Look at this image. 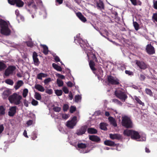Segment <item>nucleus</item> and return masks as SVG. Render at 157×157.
I'll return each instance as SVG.
<instances>
[{
    "label": "nucleus",
    "instance_id": "f257e3e1",
    "mask_svg": "<svg viewBox=\"0 0 157 157\" xmlns=\"http://www.w3.org/2000/svg\"><path fill=\"white\" fill-rule=\"evenodd\" d=\"M0 26L1 28V34L6 36H8L10 34V30L8 28L7 23L5 21L2 19H0Z\"/></svg>",
    "mask_w": 157,
    "mask_h": 157
},
{
    "label": "nucleus",
    "instance_id": "f03ea898",
    "mask_svg": "<svg viewBox=\"0 0 157 157\" xmlns=\"http://www.w3.org/2000/svg\"><path fill=\"white\" fill-rule=\"evenodd\" d=\"M123 134L125 136H131L132 139L134 140L138 139L140 138V136L138 132L133 130H125L124 131Z\"/></svg>",
    "mask_w": 157,
    "mask_h": 157
},
{
    "label": "nucleus",
    "instance_id": "7ed1b4c3",
    "mask_svg": "<svg viewBox=\"0 0 157 157\" xmlns=\"http://www.w3.org/2000/svg\"><path fill=\"white\" fill-rule=\"evenodd\" d=\"M22 98L21 96L15 93L9 97L8 100L11 103H14L17 105L21 103V100Z\"/></svg>",
    "mask_w": 157,
    "mask_h": 157
},
{
    "label": "nucleus",
    "instance_id": "20e7f679",
    "mask_svg": "<svg viewBox=\"0 0 157 157\" xmlns=\"http://www.w3.org/2000/svg\"><path fill=\"white\" fill-rule=\"evenodd\" d=\"M122 125L127 128H131L132 127V124L130 119L125 116L122 118Z\"/></svg>",
    "mask_w": 157,
    "mask_h": 157
},
{
    "label": "nucleus",
    "instance_id": "39448f33",
    "mask_svg": "<svg viewBox=\"0 0 157 157\" xmlns=\"http://www.w3.org/2000/svg\"><path fill=\"white\" fill-rule=\"evenodd\" d=\"M115 95L123 101H125L128 96L124 92L120 90H116L114 92Z\"/></svg>",
    "mask_w": 157,
    "mask_h": 157
},
{
    "label": "nucleus",
    "instance_id": "423d86ee",
    "mask_svg": "<svg viewBox=\"0 0 157 157\" xmlns=\"http://www.w3.org/2000/svg\"><path fill=\"white\" fill-rule=\"evenodd\" d=\"M107 81L108 82L112 85H119L120 80L116 77L109 75L107 76Z\"/></svg>",
    "mask_w": 157,
    "mask_h": 157
},
{
    "label": "nucleus",
    "instance_id": "0eeeda50",
    "mask_svg": "<svg viewBox=\"0 0 157 157\" xmlns=\"http://www.w3.org/2000/svg\"><path fill=\"white\" fill-rule=\"evenodd\" d=\"M77 117L74 116L71 120L67 121V126L70 128L72 129L76 124Z\"/></svg>",
    "mask_w": 157,
    "mask_h": 157
},
{
    "label": "nucleus",
    "instance_id": "6e6552de",
    "mask_svg": "<svg viewBox=\"0 0 157 157\" xmlns=\"http://www.w3.org/2000/svg\"><path fill=\"white\" fill-rule=\"evenodd\" d=\"M135 62L136 64L141 70H144L147 68V65L143 61L136 60Z\"/></svg>",
    "mask_w": 157,
    "mask_h": 157
},
{
    "label": "nucleus",
    "instance_id": "1a4fd4ad",
    "mask_svg": "<svg viewBox=\"0 0 157 157\" xmlns=\"http://www.w3.org/2000/svg\"><path fill=\"white\" fill-rule=\"evenodd\" d=\"M16 69V67L15 66H9L5 71V75L6 76H9L10 74H12L13 73V71Z\"/></svg>",
    "mask_w": 157,
    "mask_h": 157
},
{
    "label": "nucleus",
    "instance_id": "9d476101",
    "mask_svg": "<svg viewBox=\"0 0 157 157\" xmlns=\"http://www.w3.org/2000/svg\"><path fill=\"white\" fill-rule=\"evenodd\" d=\"M87 128V125L82 126L79 129L77 130L76 134L78 136H81L85 133Z\"/></svg>",
    "mask_w": 157,
    "mask_h": 157
},
{
    "label": "nucleus",
    "instance_id": "9b49d317",
    "mask_svg": "<svg viewBox=\"0 0 157 157\" xmlns=\"http://www.w3.org/2000/svg\"><path fill=\"white\" fill-rule=\"evenodd\" d=\"M146 50L147 53L150 55H152L155 52L154 47L150 44L147 45Z\"/></svg>",
    "mask_w": 157,
    "mask_h": 157
},
{
    "label": "nucleus",
    "instance_id": "f8f14e48",
    "mask_svg": "<svg viewBox=\"0 0 157 157\" xmlns=\"http://www.w3.org/2000/svg\"><path fill=\"white\" fill-rule=\"evenodd\" d=\"M89 139L93 142H95L97 143H99L100 142L101 139L98 136L92 135L89 136Z\"/></svg>",
    "mask_w": 157,
    "mask_h": 157
},
{
    "label": "nucleus",
    "instance_id": "ddd939ff",
    "mask_svg": "<svg viewBox=\"0 0 157 157\" xmlns=\"http://www.w3.org/2000/svg\"><path fill=\"white\" fill-rule=\"evenodd\" d=\"M16 106H13L11 107L8 112V115L10 117H13L15 114L16 112Z\"/></svg>",
    "mask_w": 157,
    "mask_h": 157
},
{
    "label": "nucleus",
    "instance_id": "4468645a",
    "mask_svg": "<svg viewBox=\"0 0 157 157\" xmlns=\"http://www.w3.org/2000/svg\"><path fill=\"white\" fill-rule=\"evenodd\" d=\"M76 16L79 18V19L82 22H85L87 20L86 18L80 12L76 13Z\"/></svg>",
    "mask_w": 157,
    "mask_h": 157
},
{
    "label": "nucleus",
    "instance_id": "2eb2a0df",
    "mask_svg": "<svg viewBox=\"0 0 157 157\" xmlns=\"http://www.w3.org/2000/svg\"><path fill=\"white\" fill-rule=\"evenodd\" d=\"M89 65L93 73L94 74H96L95 71L96 70V69L95 67V65L94 62L92 60H90L89 62Z\"/></svg>",
    "mask_w": 157,
    "mask_h": 157
},
{
    "label": "nucleus",
    "instance_id": "dca6fc26",
    "mask_svg": "<svg viewBox=\"0 0 157 157\" xmlns=\"http://www.w3.org/2000/svg\"><path fill=\"white\" fill-rule=\"evenodd\" d=\"M110 138L112 140L117 139L120 140L122 138V136L120 134H109Z\"/></svg>",
    "mask_w": 157,
    "mask_h": 157
},
{
    "label": "nucleus",
    "instance_id": "f3484780",
    "mask_svg": "<svg viewBox=\"0 0 157 157\" xmlns=\"http://www.w3.org/2000/svg\"><path fill=\"white\" fill-rule=\"evenodd\" d=\"M104 144L105 145L109 146H115L116 145V144L114 142L108 140H105L104 142Z\"/></svg>",
    "mask_w": 157,
    "mask_h": 157
},
{
    "label": "nucleus",
    "instance_id": "a211bd4d",
    "mask_svg": "<svg viewBox=\"0 0 157 157\" xmlns=\"http://www.w3.org/2000/svg\"><path fill=\"white\" fill-rule=\"evenodd\" d=\"M108 120L111 124L114 127H116L117 125L115 120L112 117H108Z\"/></svg>",
    "mask_w": 157,
    "mask_h": 157
},
{
    "label": "nucleus",
    "instance_id": "6ab92c4d",
    "mask_svg": "<svg viewBox=\"0 0 157 157\" xmlns=\"http://www.w3.org/2000/svg\"><path fill=\"white\" fill-rule=\"evenodd\" d=\"M35 88L41 92H44L45 90L44 88L42 85L38 84H36L35 85Z\"/></svg>",
    "mask_w": 157,
    "mask_h": 157
},
{
    "label": "nucleus",
    "instance_id": "aec40b11",
    "mask_svg": "<svg viewBox=\"0 0 157 157\" xmlns=\"http://www.w3.org/2000/svg\"><path fill=\"white\" fill-rule=\"evenodd\" d=\"M97 6L98 9H104V5L102 0H99V2H97Z\"/></svg>",
    "mask_w": 157,
    "mask_h": 157
},
{
    "label": "nucleus",
    "instance_id": "412c9836",
    "mask_svg": "<svg viewBox=\"0 0 157 157\" xmlns=\"http://www.w3.org/2000/svg\"><path fill=\"white\" fill-rule=\"evenodd\" d=\"M15 5L18 7H22L24 5V2L21 0H15Z\"/></svg>",
    "mask_w": 157,
    "mask_h": 157
},
{
    "label": "nucleus",
    "instance_id": "4be33fe9",
    "mask_svg": "<svg viewBox=\"0 0 157 157\" xmlns=\"http://www.w3.org/2000/svg\"><path fill=\"white\" fill-rule=\"evenodd\" d=\"M24 83L22 80H19L16 83V85L14 86L15 90L18 89Z\"/></svg>",
    "mask_w": 157,
    "mask_h": 157
},
{
    "label": "nucleus",
    "instance_id": "5701e85b",
    "mask_svg": "<svg viewBox=\"0 0 157 157\" xmlns=\"http://www.w3.org/2000/svg\"><path fill=\"white\" fill-rule=\"evenodd\" d=\"M37 54L35 52H34L33 53V61L35 63L37 64L39 62V59L37 58Z\"/></svg>",
    "mask_w": 157,
    "mask_h": 157
},
{
    "label": "nucleus",
    "instance_id": "b1692460",
    "mask_svg": "<svg viewBox=\"0 0 157 157\" xmlns=\"http://www.w3.org/2000/svg\"><path fill=\"white\" fill-rule=\"evenodd\" d=\"M134 99L136 101V102L140 105H142L143 106H144V104L143 102H142L141 101L139 97H138L136 96H134Z\"/></svg>",
    "mask_w": 157,
    "mask_h": 157
},
{
    "label": "nucleus",
    "instance_id": "393cba45",
    "mask_svg": "<svg viewBox=\"0 0 157 157\" xmlns=\"http://www.w3.org/2000/svg\"><path fill=\"white\" fill-rule=\"evenodd\" d=\"M88 133L90 134H95L97 133V130L95 128H89L87 129Z\"/></svg>",
    "mask_w": 157,
    "mask_h": 157
},
{
    "label": "nucleus",
    "instance_id": "a878e982",
    "mask_svg": "<svg viewBox=\"0 0 157 157\" xmlns=\"http://www.w3.org/2000/svg\"><path fill=\"white\" fill-rule=\"evenodd\" d=\"M40 46L43 48V53L45 55L48 54L49 51L48 47L45 45L41 44Z\"/></svg>",
    "mask_w": 157,
    "mask_h": 157
},
{
    "label": "nucleus",
    "instance_id": "bb28decb",
    "mask_svg": "<svg viewBox=\"0 0 157 157\" xmlns=\"http://www.w3.org/2000/svg\"><path fill=\"white\" fill-rule=\"evenodd\" d=\"M11 94V91L8 90H4L3 93L4 99L6 98Z\"/></svg>",
    "mask_w": 157,
    "mask_h": 157
},
{
    "label": "nucleus",
    "instance_id": "cd10ccee",
    "mask_svg": "<svg viewBox=\"0 0 157 157\" xmlns=\"http://www.w3.org/2000/svg\"><path fill=\"white\" fill-rule=\"evenodd\" d=\"M87 56L88 57H90L92 58V60H92L93 61H94L97 62H98V59L97 57H96L95 55L93 53H92L91 54H90V56H89V54H87Z\"/></svg>",
    "mask_w": 157,
    "mask_h": 157
},
{
    "label": "nucleus",
    "instance_id": "c85d7f7f",
    "mask_svg": "<svg viewBox=\"0 0 157 157\" xmlns=\"http://www.w3.org/2000/svg\"><path fill=\"white\" fill-rule=\"evenodd\" d=\"M27 6L29 8H30L32 6V8L35 9H37V8L36 6L34 4V2L33 1H30L28 2Z\"/></svg>",
    "mask_w": 157,
    "mask_h": 157
},
{
    "label": "nucleus",
    "instance_id": "c756f323",
    "mask_svg": "<svg viewBox=\"0 0 157 157\" xmlns=\"http://www.w3.org/2000/svg\"><path fill=\"white\" fill-rule=\"evenodd\" d=\"M52 66L57 71H62V69L60 66H58L55 63H52Z\"/></svg>",
    "mask_w": 157,
    "mask_h": 157
},
{
    "label": "nucleus",
    "instance_id": "7c9ffc66",
    "mask_svg": "<svg viewBox=\"0 0 157 157\" xmlns=\"http://www.w3.org/2000/svg\"><path fill=\"white\" fill-rule=\"evenodd\" d=\"M47 76L46 74L42 73H40L37 75V78L40 80H42V77H45Z\"/></svg>",
    "mask_w": 157,
    "mask_h": 157
},
{
    "label": "nucleus",
    "instance_id": "2f4dec72",
    "mask_svg": "<svg viewBox=\"0 0 157 157\" xmlns=\"http://www.w3.org/2000/svg\"><path fill=\"white\" fill-rule=\"evenodd\" d=\"M34 97L35 98L38 100H40L41 99V96L40 94L37 92H35Z\"/></svg>",
    "mask_w": 157,
    "mask_h": 157
},
{
    "label": "nucleus",
    "instance_id": "473e14b6",
    "mask_svg": "<svg viewBox=\"0 0 157 157\" xmlns=\"http://www.w3.org/2000/svg\"><path fill=\"white\" fill-rule=\"evenodd\" d=\"M100 128L101 129L105 131L107 130L105 124L104 123H100Z\"/></svg>",
    "mask_w": 157,
    "mask_h": 157
},
{
    "label": "nucleus",
    "instance_id": "72a5a7b5",
    "mask_svg": "<svg viewBox=\"0 0 157 157\" xmlns=\"http://www.w3.org/2000/svg\"><path fill=\"white\" fill-rule=\"evenodd\" d=\"M145 91L146 94L147 95H149L151 97L153 96V93L150 89L146 88L145 89Z\"/></svg>",
    "mask_w": 157,
    "mask_h": 157
},
{
    "label": "nucleus",
    "instance_id": "f704fd0d",
    "mask_svg": "<svg viewBox=\"0 0 157 157\" xmlns=\"http://www.w3.org/2000/svg\"><path fill=\"white\" fill-rule=\"evenodd\" d=\"M77 146L78 148L81 149L85 148L86 147L87 145L85 144H83L82 143H78Z\"/></svg>",
    "mask_w": 157,
    "mask_h": 157
},
{
    "label": "nucleus",
    "instance_id": "c9c22d12",
    "mask_svg": "<svg viewBox=\"0 0 157 157\" xmlns=\"http://www.w3.org/2000/svg\"><path fill=\"white\" fill-rule=\"evenodd\" d=\"M5 82L7 84L11 86L13 85L14 83L13 81L10 78L6 79L5 81Z\"/></svg>",
    "mask_w": 157,
    "mask_h": 157
},
{
    "label": "nucleus",
    "instance_id": "e433bc0d",
    "mask_svg": "<svg viewBox=\"0 0 157 157\" xmlns=\"http://www.w3.org/2000/svg\"><path fill=\"white\" fill-rule=\"evenodd\" d=\"M6 67V65L2 62H0V71L5 69Z\"/></svg>",
    "mask_w": 157,
    "mask_h": 157
},
{
    "label": "nucleus",
    "instance_id": "4c0bfd02",
    "mask_svg": "<svg viewBox=\"0 0 157 157\" xmlns=\"http://www.w3.org/2000/svg\"><path fill=\"white\" fill-rule=\"evenodd\" d=\"M57 83L58 86L61 87L63 86V82L59 79H57Z\"/></svg>",
    "mask_w": 157,
    "mask_h": 157
},
{
    "label": "nucleus",
    "instance_id": "58836bf2",
    "mask_svg": "<svg viewBox=\"0 0 157 157\" xmlns=\"http://www.w3.org/2000/svg\"><path fill=\"white\" fill-rule=\"evenodd\" d=\"M55 93L58 96H61L63 93V91L61 90H55Z\"/></svg>",
    "mask_w": 157,
    "mask_h": 157
},
{
    "label": "nucleus",
    "instance_id": "ea45409f",
    "mask_svg": "<svg viewBox=\"0 0 157 157\" xmlns=\"http://www.w3.org/2000/svg\"><path fill=\"white\" fill-rule=\"evenodd\" d=\"M5 114V109L3 106H0V115H3Z\"/></svg>",
    "mask_w": 157,
    "mask_h": 157
},
{
    "label": "nucleus",
    "instance_id": "a19ab883",
    "mask_svg": "<svg viewBox=\"0 0 157 157\" xmlns=\"http://www.w3.org/2000/svg\"><path fill=\"white\" fill-rule=\"evenodd\" d=\"M28 90L27 89H25L23 90L22 95L24 98H25L27 95Z\"/></svg>",
    "mask_w": 157,
    "mask_h": 157
},
{
    "label": "nucleus",
    "instance_id": "79ce46f5",
    "mask_svg": "<svg viewBox=\"0 0 157 157\" xmlns=\"http://www.w3.org/2000/svg\"><path fill=\"white\" fill-rule=\"evenodd\" d=\"M26 44L28 47H32L33 46L34 43L31 41H27L26 42Z\"/></svg>",
    "mask_w": 157,
    "mask_h": 157
},
{
    "label": "nucleus",
    "instance_id": "37998d69",
    "mask_svg": "<svg viewBox=\"0 0 157 157\" xmlns=\"http://www.w3.org/2000/svg\"><path fill=\"white\" fill-rule=\"evenodd\" d=\"M76 110V108L73 106H71L70 108V112L71 113H73Z\"/></svg>",
    "mask_w": 157,
    "mask_h": 157
},
{
    "label": "nucleus",
    "instance_id": "c03bdc74",
    "mask_svg": "<svg viewBox=\"0 0 157 157\" xmlns=\"http://www.w3.org/2000/svg\"><path fill=\"white\" fill-rule=\"evenodd\" d=\"M133 25L136 30H138L139 29V25L136 22H133Z\"/></svg>",
    "mask_w": 157,
    "mask_h": 157
},
{
    "label": "nucleus",
    "instance_id": "a18cd8bd",
    "mask_svg": "<svg viewBox=\"0 0 157 157\" xmlns=\"http://www.w3.org/2000/svg\"><path fill=\"white\" fill-rule=\"evenodd\" d=\"M139 78L140 80L143 81L145 79L146 77L144 75L141 74L140 75Z\"/></svg>",
    "mask_w": 157,
    "mask_h": 157
},
{
    "label": "nucleus",
    "instance_id": "49530a36",
    "mask_svg": "<svg viewBox=\"0 0 157 157\" xmlns=\"http://www.w3.org/2000/svg\"><path fill=\"white\" fill-rule=\"evenodd\" d=\"M53 109L56 112H59L60 111L61 109L59 107H54L53 108Z\"/></svg>",
    "mask_w": 157,
    "mask_h": 157
},
{
    "label": "nucleus",
    "instance_id": "de8ad7c7",
    "mask_svg": "<svg viewBox=\"0 0 157 157\" xmlns=\"http://www.w3.org/2000/svg\"><path fill=\"white\" fill-rule=\"evenodd\" d=\"M69 108V106L67 104H65L63 106V111L65 112Z\"/></svg>",
    "mask_w": 157,
    "mask_h": 157
},
{
    "label": "nucleus",
    "instance_id": "09e8293b",
    "mask_svg": "<svg viewBox=\"0 0 157 157\" xmlns=\"http://www.w3.org/2000/svg\"><path fill=\"white\" fill-rule=\"evenodd\" d=\"M38 102L37 101L35 100L34 99H33L32 102L31 104H32L34 106L37 105L38 104Z\"/></svg>",
    "mask_w": 157,
    "mask_h": 157
},
{
    "label": "nucleus",
    "instance_id": "8fccbe9b",
    "mask_svg": "<svg viewBox=\"0 0 157 157\" xmlns=\"http://www.w3.org/2000/svg\"><path fill=\"white\" fill-rule=\"evenodd\" d=\"M51 81V78H48L47 79H45L44 81V82L45 84H47L50 82Z\"/></svg>",
    "mask_w": 157,
    "mask_h": 157
},
{
    "label": "nucleus",
    "instance_id": "3c124183",
    "mask_svg": "<svg viewBox=\"0 0 157 157\" xmlns=\"http://www.w3.org/2000/svg\"><path fill=\"white\" fill-rule=\"evenodd\" d=\"M81 97L79 95H76L75 96V101L76 102H78V101L81 99Z\"/></svg>",
    "mask_w": 157,
    "mask_h": 157
},
{
    "label": "nucleus",
    "instance_id": "603ef678",
    "mask_svg": "<svg viewBox=\"0 0 157 157\" xmlns=\"http://www.w3.org/2000/svg\"><path fill=\"white\" fill-rule=\"evenodd\" d=\"M125 73L129 75H134L133 72L130 71L126 70Z\"/></svg>",
    "mask_w": 157,
    "mask_h": 157
},
{
    "label": "nucleus",
    "instance_id": "864d4df0",
    "mask_svg": "<svg viewBox=\"0 0 157 157\" xmlns=\"http://www.w3.org/2000/svg\"><path fill=\"white\" fill-rule=\"evenodd\" d=\"M56 76L58 77V78H61V79H65V76L63 75H62L60 74L57 73L56 74Z\"/></svg>",
    "mask_w": 157,
    "mask_h": 157
},
{
    "label": "nucleus",
    "instance_id": "5fc2aeb1",
    "mask_svg": "<svg viewBox=\"0 0 157 157\" xmlns=\"http://www.w3.org/2000/svg\"><path fill=\"white\" fill-rule=\"evenodd\" d=\"M152 19L157 22V13H153L152 17Z\"/></svg>",
    "mask_w": 157,
    "mask_h": 157
},
{
    "label": "nucleus",
    "instance_id": "6e6d98bb",
    "mask_svg": "<svg viewBox=\"0 0 157 157\" xmlns=\"http://www.w3.org/2000/svg\"><path fill=\"white\" fill-rule=\"evenodd\" d=\"M113 101L116 103H117L118 104L121 105L122 104V103L121 101H119L118 100L114 99L113 100Z\"/></svg>",
    "mask_w": 157,
    "mask_h": 157
},
{
    "label": "nucleus",
    "instance_id": "4d7b16f0",
    "mask_svg": "<svg viewBox=\"0 0 157 157\" xmlns=\"http://www.w3.org/2000/svg\"><path fill=\"white\" fill-rule=\"evenodd\" d=\"M63 91L64 92L65 94H68L69 92V90L67 89V88L66 87L64 86L63 88Z\"/></svg>",
    "mask_w": 157,
    "mask_h": 157
},
{
    "label": "nucleus",
    "instance_id": "13d9d810",
    "mask_svg": "<svg viewBox=\"0 0 157 157\" xmlns=\"http://www.w3.org/2000/svg\"><path fill=\"white\" fill-rule=\"evenodd\" d=\"M15 0H8V2L10 4L12 5H15Z\"/></svg>",
    "mask_w": 157,
    "mask_h": 157
},
{
    "label": "nucleus",
    "instance_id": "bf43d9fd",
    "mask_svg": "<svg viewBox=\"0 0 157 157\" xmlns=\"http://www.w3.org/2000/svg\"><path fill=\"white\" fill-rule=\"evenodd\" d=\"M33 121L31 120H30L27 121L26 124L28 126H29L33 124Z\"/></svg>",
    "mask_w": 157,
    "mask_h": 157
},
{
    "label": "nucleus",
    "instance_id": "052dcab7",
    "mask_svg": "<svg viewBox=\"0 0 157 157\" xmlns=\"http://www.w3.org/2000/svg\"><path fill=\"white\" fill-rule=\"evenodd\" d=\"M53 91L52 89H47L45 90V92L49 94H51L52 93Z\"/></svg>",
    "mask_w": 157,
    "mask_h": 157
},
{
    "label": "nucleus",
    "instance_id": "680f3d73",
    "mask_svg": "<svg viewBox=\"0 0 157 157\" xmlns=\"http://www.w3.org/2000/svg\"><path fill=\"white\" fill-rule=\"evenodd\" d=\"M69 117L68 115L66 114H63L62 116V117L64 119H67Z\"/></svg>",
    "mask_w": 157,
    "mask_h": 157
},
{
    "label": "nucleus",
    "instance_id": "e2e57ef3",
    "mask_svg": "<svg viewBox=\"0 0 157 157\" xmlns=\"http://www.w3.org/2000/svg\"><path fill=\"white\" fill-rule=\"evenodd\" d=\"M23 103L24 105L26 107H28L29 106L28 102L26 100V99H25L24 100Z\"/></svg>",
    "mask_w": 157,
    "mask_h": 157
},
{
    "label": "nucleus",
    "instance_id": "0e129e2a",
    "mask_svg": "<svg viewBox=\"0 0 157 157\" xmlns=\"http://www.w3.org/2000/svg\"><path fill=\"white\" fill-rule=\"evenodd\" d=\"M67 85L68 86L71 87L73 86V84L72 82L70 81L68 82L67 83Z\"/></svg>",
    "mask_w": 157,
    "mask_h": 157
},
{
    "label": "nucleus",
    "instance_id": "69168bd1",
    "mask_svg": "<svg viewBox=\"0 0 157 157\" xmlns=\"http://www.w3.org/2000/svg\"><path fill=\"white\" fill-rule=\"evenodd\" d=\"M132 5L134 6L137 5L136 0H130Z\"/></svg>",
    "mask_w": 157,
    "mask_h": 157
},
{
    "label": "nucleus",
    "instance_id": "338daca9",
    "mask_svg": "<svg viewBox=\"0 0 157 157\" xmlns=\"http://www.w3.org/2000/svg\"><path fill=\"white\" fill-rule=\"evenodd\" d=\"M4 129V128L3 125H0V134H1L3 132Z\"/></svg>",
    "mask_w": 157,
    "mask_h": 157
},
{
    "label": "nucleus",
    "instance_id": "774afa93",
    "mask_svg": "<svg viewBox=\"0 0 157 157\" xmlns=\"http://www.w3.org/2000/svg\"><path fill=\"white\" fill-rule=\"evenodd\" d=\"M153 6L154 8L157 10V1H155V2L154 3Z\"/></svg>",
    "mask_w": 157,
    "mask_h": 157
}]
</instances>
